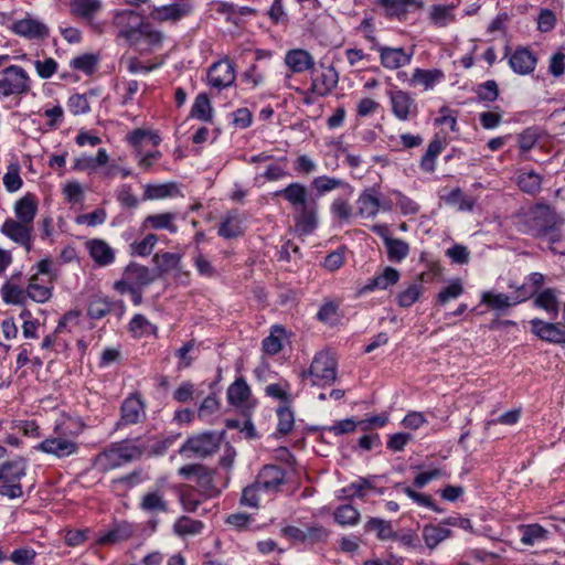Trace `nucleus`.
Masks as SVG:
<instances>
[{
	"label": "nucleus",
	"instance_id": "obj_1",
	"mask_svg": "<svg viewBox=\"0 0 565 565\" xmlns=\"http://www.w3.org/2000/svg\"><path fill=\"white\" fill-rule=\"evenodd\" d=\"M275 196L284 198L292 210V220L296 232L301 235L311 234L319 224V205L307 189L300 182H292L274 193Z\"/></svg>",
	"mask_w": 565,
	"mask_h": 565
},
{
	"label": "nucleus",
	"instance_id": "obj_2",
	"mask_svg": "<svg viewBox=\"0 0 565 565\" xmlns=\"http://www.w3.org/2000/svg\"><path fill=\"white\" fill-rule=\"evenodd\" d=\"M556 213L547 205L537 204L526 215L525 232L534 237H543L557 225Z\"/></svg>",
	"mask_w": 565,
	"mask_h": 565
},
{
	"label": "nucleus",
	"instance_id": "obj_3",
	"mask_svg": "<svg viewBox=\"0 0 565 565\" xmlns=\"http://www.w3.org/2000/svg\"><path fill=\"white\" fill-rule=\"evenodd\" d=\"M302 376H310L312 385L326 386L333 383L337 379V362L333 355L327 351L317 353Z\"/></svg>",
	"mask_w": 565,
	"mask_h": 565
},
{
	"label": "nucleus",
	"instance_id": "obj_4",
	"mask_svg": "<svg viewBox=\"0 0 565 565\" xmlns=\"http://www.w3.org/2000/svg\"><path fill=\"white\" fill-rule=\"evenodd\" d=\"M29 88V76L21 66L11 65L3 71V77L0 78L1 94L4 96L23 94Z\"/></svg>",
	"mask_w": 565,
	"mask_h": 565
},
{
	"label": "nucleus",
	"instance_id": "obj_5",
	"mask_svg": "<svg viewBox=\"0 0 565 565\" xmlns=\"http://www.w3.org/2000/svg\"><path fill=\"white\" fill-rule=\"evenodd\" d=\"M388 97L392 113L397 119L407 121L417 116L418 107L409 93L402 89H393L390 90Z\"/></svg>",
	"mask_w": 565,
	"mask_h": 565
},
{
	"label": "nucleus",
	"instance_id": "obj_6",
	"mask_svg": "<svg viewBox=\"0 0 565 565\" xmlns=\"http://www.w3.org/2000/svg\"><path fill=\"white\" fill-rule=\"evenodd\" d=\"M179 475L184 478L196 477L200 492L205 497L212 498L218 494V490L213 483V471L199 463L185 465L179 469Z\"/></svg>",
	"mask_w": 565,
	"mask_h": 565
},
{
	"label": "nucleus",
	"instance_id": "obj_7",
	"mask_svg": "<svg viewBox=\"0 0 565 565\" xmlns=\"http://www.w3.org/2000/svg\"><path fill=\"white\" fill-rule=\"evenodd\" d=\"M220 447V439L213 433H203L189 438L180 448V454L190 451L195 456L205 458L214 454Z\"/></svg>",
	"mask_w": 565,
	"mask_h": 565
},
{
	"label": "nucleus",
	"instance_id": "obj_8",
	"mask_svg": "<svg viewBox=\"0 0 565 565\" xmlns=\"http://www.w3.org/2000/svg\"><path fill=\"white\" fill-rule=\"evenodd\" d=\"M235 68L228 58L214 62L207 72L209 84L217 89L230 87L235 82Z\"/></svg>",
	"mask_w": 565,
	"mask_h": 565
},
{
	"label": "nucleus",
	"instance_id": "obj_9",
	"mask_svg": "<svg viewBox=\"0 0 565 565\" xmlns=\"http://www.w3.org/2000/svg\"><path fill=\"white\" fill-rule=\"evenodd\" d=\"M141 17L131 10H122L114 17V25L118 29V36L124 38L131 45L136 34L142 25Z\"/></svg>",
	"mask_w": 565,
	"mask_h": 565
},
{
	"label": "nucleus",
	"instance_id": "obj_10",
	"mask_svg": "<svg viewBox=\"0 0 565 565\" xmlns=\"http://www.w3.org/2000/svg\"><path fill=\"white\" fill-rule=\"evenodd\" d=\"M385 17L404 21L407 14L419 11L424 7L422 0H377Z\"/></svg>",
	"mask_w": 565,
	"mask_h": 565
},
{
	"label": "nucleus",
	"instance_id": "obj_11",
	"mask_svg": "<svg viewBox=\"0 0 565 565\" xmlns=\"http://www.w3.org/2000/svg\"><path fill=\"white\" fill-rule=\"evenodd\" d=\"M531 331L542 341L565 345V326L561 323L546 322L541 319L530 321Z\"/></svg>",
	"mask_w": 565,
	"mask_h": 565
},
{
	"label": "nucleus",
	"instance_id": "obj_12",
	"mask_svg": "<svg viewBox=\"0 0 565 565\" xmlns=\"http://www.w3.org/2000/svg\"><path fill=\"white\" fill-rule=\"evenodd\" d=\"M257 484L267 495H274L280 490V487L286 481L285 470L275 465H267L257 475Z\"/></svg>",
	"mask_w": 565,
	"mask_h": 565
},
{
	"label": "nucleus",
	"instance_id": "obj_13",
	"mask_svg": "<svg viewBox=\"0 0 565 565\" xmlns=\"http://www.w3.org/2000/svg\"><path fill=\"white\" fill-rule=\"evenodd\" d=\"M192 4L186 0H175L174 2L161 7H154L150 17L159 22H177L192 12Z\"/></svg>",
	"mask_w": 565,
	"mask_h": 565
},
{
	"label": "nucleus",
	"instance_id": "obj_14",
	"mask_svg": "<svg viewBox=\"0 0 565 565\" xmlns=\"http://www.w3.org/2000/svg\"><path fill=\"white\" fill-rule=\"evenodd\" d=\"M35 449L56 458H66L77 454L78 445L67 437L60 436L44 439Z\"/></svg>",
	"mask_w": 565,
	"mask_h": 565
},
{
	"label": "nucleus",
	"instance_id": "obj_15",
	"mask_svg": "<svg viewBox=\"0 0 565 565\" xmlns=\"http://www.w3.org/2000/svg\"><path fill=\"white\" fill-rule=\"evenodd\" d=\"M121 458L125 463H128L132 460H136L141 457V455L146 451L148 452H154V454H163L168 447L170 446V441L166 440L162 443L156 441L153 445H148L145 443L141 444H132V443H126V444H119L116 445Z\"/></svg>",
	"mask_w": 565,
	"mask_h": 565
},
{
	"label": "nucleus",
	"instance_id": "obj_16",
	"mask_svg": "<svg viewBox=\"0 0 565 565\" xmlns=\"http://www.w3.org/2000/svg\"><path fill=\"white\" fill-rule=\"evenodd\" d=\"M12 32L29 40H40L49 36V28L38 19L28 14L17 20L11 26Z\"/></svg>",
	"mask_w": 565,
	"mask_h": 565
},
{
	"label": "nucleus",
	"instance_id": "obj_17",
	"mask_svg": "<svg viewBox=\"0 0 565 565\" xmlns=\"http://www.w3.org/2000/svg\"><path fill=\"white\" fill-rule=\"evenodd\" d=\"M320 74L315 75L311 72V90L319 96H326L337 87L339 74L333 66H324L323 63H320Z\"/></svg>",
	"mask_w": 565,
	"mask_h": 565
},
{
	"label": "nucleus",
	"instance_id": "obj_18",
	"mask_svg": "<svg viewBox=\"0 0 565 565\" xmlns=\"http://www.w3.org/2000/svg\"><path fill=\"white\" fill-rule=\"evenodd\" d=\"M113 310H118V317L125 312V305L122 301H111L108 297L103 295H94L88 300L87 315L92 319H102Z\"/></svg>",
	"mask_w": 565,
	"mask_h": 565
},
{
	"label": "nucleus",
	"instance_id": "obj_19",
	"mask_svg": "<svg viewBox=\"0 0 565 565\" xmlns=\"http://www.w3.org/2000/svg\"><path fill=\"white\" fill-rule=\"evenodd\" d=\"M120 413L121 416L117 427L138 424L146 418L145 403L139 396L131 395L122 402Z\"/></svg>",
	"mask_w": 565,
	"mask_h": 565
},
{
	"label": "nucleus",
	"instance_id": "obj_20",
	"mask_svg": "<svg viewBox=\"0 0 565 565\" xmlns=\"http://www.w3.org/2000/svg\"><path fill=\"white\" fill-rule=\"evenodd\" d=\"M399 278V271L387 266L382 270V273L369 279L367 282L358 290V295H364L374 290H385L391 286L396 285Z\"/></svg>",
	"mask_w": 565,
	"mask_h": 565
},
{
	"label": "nucleus",
	"instance_id": "obj_21",
	"mask_svg": "<svg viewBox=\"0 0 565 565\" xmlns=\"http://www.w3.org/2000/svg\"><path fill=\"white\" fill-rule=\"evenodd\" d=\"M530 292L524 295H505L501 292L484 291L481 296V302L491 310H505L530 298Z\"/></svg>",
	"mask_w": 565,
	"mask_h": 565
},
{
	"label": "nucleus",
	"instance_id": "obj_22",
	"mask_svg": "<svg viewBox=\"0 0 565 565\" xmlns=\"http://www.w3.org/2000/svg\"><path fill=\"white\" fill-rule=\"evenodd\" d=\"M139 508L151 514L167 513L169 511V502L162 488L150 489L143 493L140 499Z\"/></svg>",
	"mask_w": 565,
	"mask_h": 565
},
{
	"label": "nucleus",
	"instance_id": "obj_23",
	"mask_svg": "<svg viewBox=\"0 0 565 565\" xmlns=\"http://www.w3.org/2000/svg\"><path fill=\"white\" fill-rule=\"evenodd\" d=\"M536 63V56L525 47L516 49L509 57V65L520 75L531 74L535 70Z\"/></svg>",
	"mask_w": 565,
	"mask_h": 565
},
{
	"label": "nucleus",
	"instance_id": "obj_24",
	"mask_svg": "<svg viewBox=\"0 0 565 565\" xmlns=\"http://www.w3.org/2000/svg\"><path fill=\"white\" fill-rule=\"evenodd\" d=\"M381 63L385 68L396 70L411 63L413 52H405L402 47L383 46L379 50Z\"/></svg>",
	"mask_w": 565,
	"mask_h": 565
},
{
	"label": "nucleus",
	"instance_id": "obj_25",
	"mask_svg": "<svg viewBox=\"0 0 565 565\" xmlns=\"http://www.w3.org/2000/svg\"><path fill=\"white\" fill-rule=\"evenodd\" d=\"M285 63L292 73H303L312 71L315 66L313 56L303 49H292L287 51Z\"/></svg>",
	"mask_w": 565,
	"mask_h": 565
},
{
	"label": "nucleus",
	"instance_id": "obj_26",
	"mask_svg": "<svg viewBox=\"0 0 565 565\" xmlns=\"http://www.w3.org/2000/svg\"><path fill=\"white\" fill-rule=\"evenodd\" d=\"M358 211L362 217L374 218L380 212V196L375 189L364 190L358 201Z\"/></svg>",
	"mask_w": 565,
	"mask_h": 565
},
{
	"label": "nucleus",
	"instance_id": "obj_27",
	"mask_svg": "<svg viewBox=\"0 0 565 565\" xmlns=\"http://www.w3.org/2000/svg\"><path fill=\"white\" fill-rule=\"evenodd\" d=\"M38 212V202L33 194L26 193L14 204L15 221L33 225Z\"/></svg>",
	"mask_w": 565,
	"mask_h": 565
},
{
	"label": "nucleus",
	"instance_id": "obj_28",
	"mask_svg": "<svg viewBox=\"0 0 565 565\" xmlns=\"http://www.w3.org/2000/svg\"><path fill=\"white\" fill-rule=\"evenodd\" d=\"M102 8V0H72L70 3L72 15L89 22L95 19Z\"/></svg>",
	"mask_w": 565,
	"mask_h": 565
},
{
	"label": "nucleus",
	"instance_id": "obj_29",
	"mask_svg": "<svg viewBox=\"0 0 565 565\" xmlns=\"http://www.w3.org/2000/svg\"><path fill=\"white\" fill-rule=\"evenodd\" d=\"M90 257L99 266H108L115 260V252L103 239H90L86 243Z\"/></svg>",
	"mask_w": 565,
	"mask_h": 565
},
{
	"label": "nucleus",
	"instance_id": "obj_30",
	"mask_svg": "<svg viewBox=\"0 0 565 565\" xmlns=\"http://www.w3.org/2000/svg\"><path fill=\"white\" fill-rule=\"evenodd\" d=\"M0 231L4 236L18 244L26 241V236L33 233V225L15 221L14 218H7Z\"/></svg>",
	"mask_w": 565,
	"mask_h": 565
},
{
	"label": "nucleus",
	"instance_id": "obj_31",
	"mask_svg": "<svg viewBox=\"0 0 565 565\" xmlns=\"http://www.w3.org/2000/svg\"><path fill=\"white\" fill-rule=\"evenodd\" d=\"M177 214L172 212L148 215L142 222V228L167 230L174 234L178 231L175 225Z\"/></svg>",
	"mask_w": 565,
	"mask_h": 565
},
{
	"label": "nucleus",
	"instance_id": "obj_32",
	"mask_svg": "<svg viewBox=\"0 0 565 565\" xmlns=\"http://www.w3.org/2000/svg\"><path fill=\"white\" fill-rule=\"evenodd\" d=\"M250 397V388L243 377H238L227 388V399L230 404L238 407H248V401Z\"/></svg>",
	"mask_w": 565,
	"mask_h": 565
},
{
	"label": "nucleus",
	"instance_id": "obj_33",
	"mask_svg": "<svg viewBox=\"0 0 565 565\" xmlns=\"http://www.w3.org/2000/svg\"><path fill=\"white\" fill-rule=\"evenodd\" d=\"M558 294V290L555 288H545L536 294L534 306L556 317L559 311Z\"/></svg>",
	"mask_w": 565,
	"mask_h": 565
},
{
	"label": "nucleus",
	"instance_id": "obj_34",
	"mask_svg": "<svg viewBox=\"0 0 565 565\" xmlns=\"http://www.w3.org/2000/svg\"><path fill=\"white\" fill-rule=\"evenodd\" d=\"M444 78L440 70H423L416 68L409 79L411 86H423L425 90L434 88V86Z\"/></svg>",
	"mask_w": 565,
	"mask_h": 565
},
{
	"label": "nucleus",
	"instance_id": "obj_35",
	"mask_svg": "<svg viewBox=\"0 0 565 565\" xmlns=\"http://www.w3.org/2000/svg\"><path fill=\"white\" fill-rule=\"evenodd\" d=\"M94 463L102 472H106L125 465L116 445L98 454Z\"/></svg>",
	"mask_w": 565,
	"mask_h": 565
},
{
	"label": "nucleus",
	"instance_id": "obj_36",
	"mask_svg": "<svg viewBox=\"0 0 565 565\" xmlns=\"http://www.w3.org/2000/svg\"><path fill=\"white\" fill-rule=\"evenodd\" d=\"M26 473V465L22 458L6 461L0 466L1 482H20Z\"/></svg>",
	"mask_w": 565,
	"mask_h": 565
},
{
	"label": "nucleus",
	"instance_id": "obj_37",
	"mask_svg": "<svg viewBox=\"0 0 565 565\" xmlns=\"http://www.w3.org/2000/svg\"><path fill=\"white\" fill-rule=\"evenodd\" d=\"M425 275H426L425 273H422L417 277L416 282L409 285L405 290L401 291L396 296V301H397L398 306H401L403 308H408L419 299V297L423 292V282L425 279Z\"/></svg>",
	"mask_w": 565,
	"mask_h": 565
},
{
	"label": "nucleus",
	"instance_id": "obj_38",
	"mask_svg": "<svg viewBox=\"0 0 565 565\" xmlns=\"http://www.w3.org/2000/svg\"><path fill=\"white\" fill-rule=\"evenodd\" d=\"M428 18L435 26L445 28L455 21L454 7L434 4L429 9Z\"/></svg>",
	"mask_w": 565,
	"mask_h": 565
},
{
	"label": "nucleus",
	"instance_id": "obj_39",
	"mask_svg": "<svg viewBox=\"0 0 565 565\" xmlns=\"http://www.w3.org/2000/svg\"><path fill=\"white\" fill-rule=\"evenodd\" d=\"M450 530L441 525H425L422 531L423 540L430 550L435 548L440 542L449 537Z\"/></svg>",
	"mask_w": 565,
	"mask_h": 565
},
{
	"label": "nucleus",
	"instance_id": "obj_40",
	"mask_svg": "<svg viewBox=\"0 0 565 565\" xmlns=\"http://www.w3.org/2000/svg\"><path fill=\"white\" fill-rule=\"evenodd\" d=\"M125 277L129 279L135 287L147 286L153 281V277L148 267L130 264L125 269Z\"/></svg>",
	"mask_w": 565,
	"mask_h": 565
},
{
	"label": "nucleus",
	"instance_id": "obj_41",
	"mask_svg": "<svg viewBox=\"0 0 565 565\" xmlns=\"http://www.w3.org/2000/svg\"><path fill=\"white\" fill-rule=\"evenodd\" d=\"M134 533V526L130 523L122 522L99 537L100 544H117L128 540Z\"/></svg>",
	"mask_w": 565,
	"mask_h": 565
},
{
	"label": "nucleus",
	"instance_id": "obj_42",
	"mask_svg": "<svg viewBox=\"0 0 565 565\" xmlns=\"http://www.w3.org/2000/svg\"><path fill=\"white\" fill-rule=\"evenodd\" d=\"M360 512L352 504H341L333 511L334 521L341 526H353L360 521Z\"/></svg>",
	"mask_w": 565,
	"mask_h": 565
},
{
	"label": "nucleus",
	"instance_id": "obj_43",
	"mask_svg": "<svg viewBox=\"0 0 565 565\" xmlns=\"http://www.w3.org/2000/svg\"><path fill=\"white\" fill-rule=\"evenodd\" d=\"M136 38L131 45L140 47L142 43H146L148 46H156L162 42L163 35L160 31L153 29L151 24L143 22Z\"/></svg>",
	"mask_w": 565,
	"mask_h": 565
},
{
	"label": "nucleus",
	"instance_id": "obj_44",
	"mask_svg": "<svg viewBox=\"0 0 565 565\" xmlns=\"http://www.w3.org/2000/svg\"><path fill=\"white\" fill-rule=\"evenodd\" d=\"M385 248L387 252L388 260L393 263H401L409 254V245L401 238L386 239Z\"/></svg>",
	"mask_w": 565,
	"mask_h": 565
},
{
	"label": "nucleus",
	"instance_id": "obj_45",
	"mask_svg": "<svg viewBox=\"0 0 565 565\" xmlns=\"http://www.w3.org/2000/svg\"><path fill=\"white\" fill-rule=\"evenodd\" d=\"M97 95L95 89H90L85 94H74L68 98L67 107L75 116L86 114L90 110L89 97Z\"/></svg>",
	"mask_w": 565,
	"mask_h": 565
},
{
	"label": "nucleus",
	"instance_id": "obj_46",
	"mask_svg": "<svg viewBox=\"0 0 565 565\" xmlns=\"http://www.w3.org/2000/svg\"><path fill=\"white\" fill-rule=\"evenodd\" d=\"M204 524L199 520L189 516H180L173 524V532L179 536L196 535L201 533Z\"/></svg>",
	"mask_w": 565,
	"mask_h": 565
},
{
	"label": "nucleus",
	"instance_id": "obj_47",
	"mask_svg": "<svg viewBox=\"0 0 565 565\" xmlns=\"http://www.w3.org/2000/svg\"><path fill=\"white\" fill-rule=\"evenodd\" d=\"M310 185L318 195H323L324 193L331 192L339 188L349 186L348 183H345L343 180L328 175H320L315 178Z\"/></svg>",
	"mask_w": 565,
	"mask_h": 565
},
{
	"label": "nucleus",
	"instance_id": "obj_48",
	"mask_svg": "<svg viewBox=\"0 0 565 565\" xmlns=\"http://www.w3.org/2000/svg\"><path fill=\"white\" fill-rule=\"evenodd\" d=\"M217 234L224 238H234L243 234L237 214H228L220 224Z\"/></svg>",
	"mask_w": 565,
	"mask_h": 565
},
{
	"label": "nucleus",
	"instance_id": "obj_49",
	"mask_svg": "<svg viewBox=\"0 0 565 565\" xmlns=\"http://www.w3.org/2000/svg\"><path fill=\"white\" fill-rule=\"evenodd\" d=\"M127 140L135 148V152H137V150H141L143 141L149 140L153 146H158L161 138L151 130L138 128L127 136Z\"/></svg>",
	"mask_w": 565,
	"mask_h": 565
},
{
	"label": "nucleus",
	"instance_id": "obj_50",
	"mask_svg": "<svg viewBox=\"0 0 565 565\" xmlns=\"http://www.w3.org/2000/svg\"><path fill=\"white\" fill-rule=\"evenodd\" d=\"M521 542L525 545H534L536 542L544 541L548 531L540 524H527L521 526Z\"/></svg>",
	"mask_w": 565,
	"mask_h": 565
},
{
	"label": "nucleus",
	"instance_id": "obj_51",
	"mask_svg": "<svg viewBox=\"0 0 565 565\" xmlns=\"http://www.w3.org/2000/svg\"><path fill=\"white\" fill-rule=\"evenodd\" d=\"M519 188L529 194H535L541 190L542 178L534 171L522 172L518 177Z\"/></svg>",
	"mask_w": 565,
	"mask_h": 565
},
{
	"label": "nucleus",
	"instance_id": "obj_52",
	"mask_svg": "<svg viewBox=\"0 0 565 565\" xmlns=\"http://www.w3.org/2000/svg\"><path fill=\"white\" fill-rule=\"evenodd\" d=\"M366 531H375L379 540L385 541L393 539L395 533L388 521L379 518H371L364 525Z\"/></svg>",
	"mask_w": 565,
	"mask_h": 565
},
{
	"label": "nucleus",
	"instance_id": "obj_53",
	"mask_svg": "<svg viewBox=\"0 0 565 565\" xmlns=\"http://www.w3.org/2000/svg\"><path fill=\"white\" fill-rule=\"evenodd\" d=\"M212 106L206 94H199L194 100L191 109V115L203 121H209L212 118Z\"/></svg>",
	"mask_w": 565,
	"mask_h": 565
},
{
	"label": "nucleus",
	"instance_id": "obj_54",
	"mask_svg": "<svg viewBox=\"0 0 565 565\" xmlns=\"http://www.w3.org/2000/svg\"><path fill=\"white\" fill-rule=\"evenodd\" d=\"M268 497L265 491L258 487L257 480L243 490L241 503L250 508H257L260 500Z\"/></svg>",
	"mask_w": 565,
	"mask_h": 565
},
{
	"label": "nucleus",
	"instance_id": "obj_55",
	"mask_svg": "<svg viewBox=\"0 0 565 565\" xmlns=\"http://www.w3.org/2000/svg\"><path fill=\"white\" fill-rule=\"evenodd\" d=\"M367 489H372V484L365 478H360L356 481L350 483L348 487H344L340 490L339 498L340 499H352V498H363L365 495L364 491Z\"/></svg>",
	"mask_w": 565,
	"mask_h": 565
},
{
	"label": "nucleus",
	"instance_id": "obj_56",
	"mask_svg": "<svg viewBox=\"0 0 565 565\" xmlns=\"http://www.w3.org/2000/svg\"><path fill=\"white\" fill-rule=\"evenodd\" d=\"M181 262V255L177 253L166 252L162 254H156L153 256V263L157 265L161 273H168L177 269Z\"/></svg>",
	"mask_w": 565,
	"mask_h": 565
},
{
	"label": "nucleus",
	"instance_id": "obj_57",
	"mask_svg": "<svg viewBox=\"0 0 565 565\" xmlns=\"http://www.w3.org/2000/svg\"><path fill=\"white\" fill-rule=\"evenodd\" d=\"M444 200L447 204H458V209L460 211H472L476 204V200L470 196H466L459 188L451 190Z\"/></svg>",
	"mask_w": 565,
	"mask_h": 565
},
{
	"label": "nucleus",
	"instance_id": "obj_58",
	"mask_svg": "<svg viewBox=\"0 0 565 565\" xmlns=\"http://www.w3.org/2000/svg\"><path fill=\"white\" fill-rule=\"evenodd\" d=\"M1 295L6 303L23 305L26 299V292L11 282H6L1 287Z\"/></svg>",
	"mask_w": 565,
	"mask_h": 565
},
{
	"label": "nucleus",
	"instance_id": "obj_59",
	"mask_svg": "<svg viewBox=\"0 0 565 565\" xmlns=\"http://www.w3.org/2000/svg\"><path fill=\"white\" fill-rule=\"evenodd\" d=\"M98 63V57L95 54L86 53L74 57L70 65L74 70L81 71L85 74H92Z\"/></svg>",
	"mask_w": 565,
	"mask_h": 565
},
{
	"label": "nucleus",
	"instance_id": "obj_60",
	"mask_svg": "<svg viewBox=\"0 0 565 565\" xmlns=\"http://www.w3.org/2000/svg\"><path fill=\"white\" fill-rule=\"evenodd\" d=\"M36 280V275H33L26 289V297L42 303L51 298V290L47 287L39 285Z\"/></svg>",
	"mask_w": 565,
	"mask_h": 565
},
{
	"label": "nucleus",
	"instance_id": "obj_61",
	"mask_svg": "<svg viewBox=\"0 0 565 565\" xmlns=\"http://www.w3.org/2000/svg\"><path fill=\"white\" fill-rule=\"evenodd\" d=\"M174 184H147L145 186L143 200H159L171 195Z\"/></svg>",
	"mask_w": 565,
	"mask_h": 565
},
{
	"label": "nucleus",
	"instance_id": "obj_62",
	"mask_svg": "<svg viewBox=\"0 0 565 565\" xmlns=\"http://www.w3.org/2000/svg\"><path fill=\"white\" fill-rule=\"evenodd\" d=\"M278 424L277 431L287 435L294 428L295 417L289 407L282 406L277 409Z\"/></svg>",
	"mask_w": 565,
	"mask_h": 565
},
{
	"label": "nucleus",
	"instance_id": "obj_63",
	"mask_svg": "<svg viewBox=\"0 0 565 565\" xmlns=\"http://www.w3.org/2000/svg\"><path fill=\"white\" fill-rule=\"evenodd\" d=\"M158 242L156 234L149 233L140 242H135L130 245L132 254L139 256H148L151 254L154 245Z\"/></svg>",
	"mask_w": 565,
	"mask_h": 565
},
{
	"label": "nucleus",
	"instance_id": "obj_64",
	"mask_svg": "<svg viewBox=\"0 0 565 565\" xmlns=\"http://www.w3.org/2000/svg\"><path fill=\"white\" fill-rule=\"evenodd\" d=\"M36 552L31 547H21L14 550L10 555V561L15 565H33Z\"/></svg>",
	"mask_w": 565,
	"mask_h": 565
}]
</instances>
